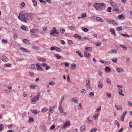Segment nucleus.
<instances>
[{"label":"nucleus","instance_id":"obj_25","mask_svg":"<svg viewBox=\"0 0 132 132\" xmlns=\"http://www.w3.org/2000/svg\"><path fill=\"white\" fill-rule=\"evenodd\" d=\"M48 110V109L46 107H44L42 109L41 111L42 112H45Z\"/></svg>","mask_w":132,"mask_h":132},{"label":"nucleus","instance_id":"obj_3","mask_svg":"<svg viewBox=\"0 0 132 132\" xmlns=\"http://www.w3.org/2000/svg\"><path fill=\"white\" fill-rule=\"evenodd\" d=\"M50 34L54 36H57L59 35V32L55 27H53L50 31Z\"/></svg>","mask_w":132,"mask_h":132},{"label":"nucleus","instance_id":"obj_35","mask_svg":"<svg viewBox=\"0 0 132 132\" xmlns=\"http://www.w3.org/2000/svg\"><path fill=\"white\" fill-rule=\"evenodd\" d=\"M116 30L118 31H120L122 30V28L121 27H119L117 28Z\"/></svg>","mask_w":132,"mask_h":132},{"label":"nucleus","instance_id":"obj_15","mask_svg":"<svg viewBox=\"0 0 132 132\" xmlns=\"http://www.w3.org/2000/svg\"><path fill=\"white\" fill-rule=\"evenodd\" d=\"M40 96V92H38L37 94V95L35 97H34V98L36 101H38L39 96Z\"/></svg>","mask_w":132,"mask_h":132},{"label":"nucleus","instance_id":"obj_27","mask_svg":"<svg viewBox=\"0 0 132 132\" xmlns=\"http://www.w3.org/2000/svg\"><path fill=\"white\" fill-rule=\"evenodd\" d=\"M118 18L120 19H124L125 18L124 15L123 14H121L120 15H119L118 16Z\"/></svg>","mask_w":132,"mask_h":132},{"label":"nucleus","instance_id":"obj_42","mask_svg":"<svg viewBox=\"0 0 132 132\" xmlns=\"http://www.w3.org/2000/svg\"><path fill=\"white\" fill-rule=\"evenodd\" d=\"M20 48L23 52H26L28 51V50H27V49H25L23 47H20Z\"/></svg>","mask_w":132,"mask_h":132},{"label":"nucleus","instance_id":"obj_23","mask_svg":"<svg viewBox=\"0 0 132 132\" xmlns=\"http://www.w3.org/2000/svg\"><path fill=\"white\" fill-rule=\"evenodd\" d=\"M123 91L122 89H119L118 90V93L119 94H120L122 96H124V94L122 93Z\"/></svg>","mask_w":132,"mask_h":132},{"label":"nucleus","instance_id":"obj_31","mask_svg":"<svg viewBox=\"0 0 132 132\" xmlns=\"http://www.w3.org/2000/svg\"><path fill=\"white\" fill-rule=\"evenodd\" d=\"M59 110L61 113H63V114L65 115H66L67 114L66 113L63 112L64 110L63 108L61 109H60Z\"/></svg>","mask_w":132,"mask_h":132},{"label":"nucleus","instance_id":"obj_55","mask_svg":"<svg viewBox=\"0 0 132 132\" xmlns=\"http://www.w3.org/2000/svg\"><path fill=\"white\" fill-rule=\"evenodd\" d=\"M29 67L31 69H33L35 68V67L34 64H31L29 65Z\"/></svg>","mask_w":132,"mask_h":132},{"label":"nucleus","instance_id":"obj_33","mask_svg":"<svg viewBox=\"0 0 132 132\" xmlns=\"http://www.w3.org/2000/svg\"><path fill=\"white\" fill-rule=\"evenodd\" d=\"M11 64L9 63H5L4 65V66L6 67H10L11 66Z\"/></svg>","mask_w":132,"mask_h":132},{"label":"nucleus","instance_id":"obj_26","mask_svg":"<svg viewBox=\"0 0 132 132\" xmlns=\"http://www.w3.org/2000/svg\"><path fill=\"white\" fill-rule=\"evenodd\" d=\"M37 85H31L29 86V87L30 88V89H35V87H37Z\"/></svg>","mask_w":132,"mask_h":132},{"label":"nucleus","instance_id":"obj_14","mask_svg":"<svg viewBox=\"0 0 132 132\" xmlns=\"http://www.w3.org/2000/svg\"><path fill=\"white\" fill-rule=\"evenodd\" d=\"M41 127L43 129L44 131H47V129L45 125L44 124H42L41 125Z\"/></svg>","mask_w":132,"mask_h":132},{"label":"nucleus","instance_id":"obj_30","mask_svg":"<svg viewBox=\"0 0 132 132\" xmlns=\"http://www.w3.org/2000/svg\"><path fill=\"white\" fill-rule=\"evenodd\" d=\"M4 129V127L2 124H0V131H2Z\"/></svg>","mask_w":132,"mask_h":132},{"label":"nucleus","instance_id":"obj_51","mask_svg":"<svg viewBox=\"0 0 132 132\" xmlns=\"http://www.w3.org/2000/svg\"><path fill=\"white\" fill-rule=\"evenodd\" d=\"M32 2L34 6H36L37 5V3L36 0H32Z\"/></svg>","mask_w":132,"mask_h":132},{"label":"nucleus","instance_id":"obj_52","mask_svg":"<svg viewBox=\"0 0 132 132\" xmlns=\"http://www.w3.org/2000/svg\"><path fill=\"white\" fill-rule=\"evenodd\" d=\"M86 15V14L85 13H83L82 14L81 17L83 18L85 17Z\"/></svg>","mask_w":132,"mask_h":132},{"label":"nucleus","instance_id":"obj_58","mask_svg":"<svg viewBox=\"0 0 132 132\" xmlns=\"http://www.w3.org/2000/svg\"><path fill=\"white\" fill-rule=\"evenodd\" d=\"M68 44H72L73 43L72 41L71 40H68Z\"/></svg>","mask_w":132,"mask_h":132},{"label":"nucleus","instance_id":"obj_10","mask_svg":"<svg viewBox=\"0 0 132 132\" xmlns=\"http://www.w3.org/2000/svg\"><path fill=\"white\" fill-rule=\"evenodd\" d=\"M117 53V51L115 49H113L111 50L110 51H108V53L109 54H113L114 53Z\"/></svg>","mask_w":132,"mask_h":132},{"label":"nucleus","instance_id":"obj_37","mask_svg":"<svg viewBox=\"0 0 132 132\" xmlns=\"http://www.w3.org/2000/svg\"><path fill=\"white\" fill-rule=\"evenodd\" d=\"M97 130V129L94 128H92L90 130V132H95Z\"/></svg>","mask_w":132,"mask_h":132},{"label":"nucleus","instance_id":"obj_48","mask_svg":"<svg viewBox=\"0 0 132 132\" xmlns=\"http://www.w3.org/2000/svg\"><path fill=\"white\" fill-rule=\"evenodd\" d=\"M72 67H74L73 69L76 68V65L75 64H71V68L72 69Z\"/></svg>","mask_w":132,"mask_h":132},{"label":"nucleus","instance_id":"obj_54","mask_svg":"<svg viewBox=\"0 0 132 132\" xmlns=\"http://www.w3.org/2000/svg\"><path fill=\"white\" fill-rule=\"evenodd\" d=\"M32 48L33 49L38 50V47L36 46H34L32 47Z\"/></svg>","mask_w":132,"mask_h":132},{"label":"nucleus","instance_id":"obj_46","mask_svg":"<svg viewBox=\"0 0 132 132\" xmlns=\"http://www.w3.org/2000/svg\"><path fill=\"white\" fill-rule=\"evenodd\" d=\"M111 7H109L108 8L106 11L107 12H111Z\"/></svg>","mask_w":132,"mask_h":132},{"label":"nucleus","instance_id":"obj_6","mask_svg":"<svg viewBox=\"0 0 132 132\" xmlns=\"http://www.w3.org/2000/svg\"><path fill=\"white\" fill-rule=\"evenodd\" d=\"M116 69L117 71L119 73H121L122 72H124L123 69L121 67H116Z\"/></svg>","mask_w":132,"mask_h":132},{"label":"nucleus","instance_id":"obj_5","mask_svg":"<svg viewBox=\"0 0 132 132\" xmlns=\"http://www.w3.org/2000/svg\"><path fill=\"white\" fill-rule=\"evenodd\" d=\"M0 59L1 60L5 62H7L9 61L8 59L4 55L2 56Z\"/></svg>","mask_w":132,"mask_h":132},{"label":"nucleus","instance_id":"obj_45","mask_svg":"<svg viewBox=\"0 0 132 132\" xmlns=\"http://www.w3.org/2000/svg\"><path fill=\"white\" fill-rule=\"evenodd\" d=\"M85 48L86 51H89L91 50V47H87L86 46L85 47Z\"/></svg>","mask_w":132,"mask_h":132},{"label":"nucleus","instance_id":"obj_44","mask_svg":"<svg viewBox=\"0 0 132 132\" xmlns=\"http://www.w3.org/2000/svg\"><path fill=\"white\" fill-rule=\"evenodd\" d=\"M76 53H78V55L81 57H83V55H81V53L80 52H79L78 51H76Z\"/></svg>","mask_w":132,"mask_h":132},{"label":"nucleus","instance_id":"obj_49","mask_svg":"<svg viewBox=\"0 0 132 132\" xmlns=\"http://www.w3.org/2000/svg\"><path fill=\"white\" fill-rule=\"evenodd\" d=\"M87 122L88 123H90L92 125H93V121L92 120H90L87 121Z\"/></svg>","mask_w":132,"mask_h":132},{"label":"nucleus","instance_id":"obj_13","mask_svg":"<svg viewBox=\"0 0 132 132\" xmlns=\"http://www.w3.org/2000/svg\"><path fill=\"white\" fill-rule=\"evenodd\" d=\"M86 87L87 88L90 89V81L88 80H86Z\"/></svg>","mask_w":132,"mask_h":132},{"label":"nucleus","instance_id":"obj_28","mask_svg":"<svg viewBox=\"0 0 132 132\" xmlns=\"http://www.w3.org/2000/svg\"><path fill=\"white\" fill-rule=\"evenodd\" d=\"M58 30L60 31V32L61 34L64 33L65 32V30L64 29H59Z\"/></svg>","mask_w":132,"mask_h":132},{"label":"nucleus","instance_id":"obj_2","mask_svg":"<svg viewBox=\"0 0 132 132\" xmlns=\"http://www.w3.org/2000/svg\"><path fill=\"white\" fill-rule=\"evenodd\" d=\"M93 6L95 8L96 10H98L103 9L105 8L106 7L105 5L103 3H95Z\"/></svg>","mask_w":132,"mask_h":132},{"label":"nucleus","instance_id":"obj_40","mask_svg":"<svg viewBox=\"0 0 132 132\" xmlns=\"http://www.w3.org/2000/svg\"><path fill=\"white\" fill-rule=\"evenodd\" d=\"M112 23L111 24H112L113 25H117L118 23H117L114 20H113L112 21Z\"/></svg>","mask_w":132,"mask_h":132},{"label":"nucleus","instance_id":"obj_36","mask_svg":"<svg viewBox=\"0 0 132 132\" xmlns=\"http://www.w3.org/2000/svg\"><path fill=\"white\" fill-rule=\"evenodd\" d=\"M110 3L111 5L112 6H114V5L116 6V3H114L113 1L111 0L110 2Z\"/></svg>","mask_w":132,"mask_h":132},{"label":"nucleus","instance_id":"obj_20","mask_svg":"<svg viewBox=\"0 0 132 132\" xmlns=\"http://www.w3.org/2000/svg\"><path fill=\"white\" fill-rule=\"evenodd\" d=\"M53 107H52L49 109V116L50 115L51 113L53 112Z\"/></svg>","mask_w":132,"mask_h":132},{"label":"nucleus","instance_id":"obj_63","mask_svg":"<svg viewBox=\"0 0 132 132\" xmlns=\"http://www.w3.org/2000/svg\"><path fill=\"white\" fill-rule=\"evenodd\" d=\"M106 81H107V83H108V84H111V82L110 81V79H109L107 78L106 80Z\"/></svg>","mask_w":132,"mask_h":132},{"label":"nucleus","instance_id":"obj_34","mask_svg":"<svg viewBox=\"0 0 132 132\" xmlns=\"http://www.w3.org/2000/svg\"><path fill=\"white\" fill-rule=\"evenodd\" d=\"M37 60H41L45 62L46 61V60L44 58H39V57H38L37 58Z\"/></svg>","mask_w":132,"mask_h":132},{"label":"nucleus","instance_id":"obj_19","mask_svg":"<svg viewBox=\"0 0 132 132\" xmlns=\"http://www.w3.org/2000/svg\"><path fill=\"white\" fill-rule=\"evenodd\" d=\"M98 87L99 88H102L103 86V84L102 82L100 81L98 82Z\"/></svg>","mask_w":132,"mask_h":132},{"label":"nucleus","instance_id":"obj_22","mask_svg":"<svg viewBox=\"0 0 132 132\" xmlns=\"http://www.w3.org/2000/svg\"><path fill=\"white\" fill-rule=\"evenodd\" d=\"M105 70L106 72H110L111 71V69L109 67H106L105 68Z\"/></svg>","mask_w":132,"mask_h":132},{"label":"nucleus","instance_id":"obj_12","mask_svg":"<svg viewBox=\"0 0 132 132\" xmlns=\"http://www.w3.org/2000/svg\"><path fill=\"white\" fill-rule=\"evenodd\" d=\"M36 65L37 67V68L38 70H40L41 71H43V70L38 63H37Z\"/></svg>","mask_w":132,"mask_h":132},{"label":"nucleus","instance_id":"obj_9","mask_svg":"<svg viewBox=\"0 0 132 132\" xmlns=\"http://www.w3.org/2000/svg\"><path fill=\"white\" fill-rule=\"evenodd\" d=\"M31 101L32 104H36V100L34 98V97L33 95H31L30 96Z\"/></svg>","mask_w":132,"mask_h":132},{"label":"nucleus","instance_id":"obj_61","mask_svg":"<svg viewBox=\"0 0 132 132\" xmlns=\"http://www.w3.org/2000/svg\"><path fill=\"white\" fill-rule=\"evenodd\" d=\"M129 127L130 128H132V121H130L129 123Z\"/></svg>","mask_w":132,"mask_h":132},{"label":"nucleus","instance_id":"obj_21","mask_svg":"<svg viewBox=\"0 0 132 132\" xmlns=\"http://www.w3.org/2000/svg\"><path fill=\"white\" fill-rule=\"evenodd\" d=\"M81 29L84 32H87L89 30V29L86 28L82 27L81 28Z\"/></svg>","mask_w":132,"mask_h":132},{"label":"nucleus","instance_id":"obj_8","mask_svg":"<svg viewBox=\"0 0 132 132\" xmlns=\"http://www.w3.org/2000/svg\"><path fill=\"white\" fill-rule=\"evenodd\" d=\"M94 19L98 21L101 22H104V20L99 17L95 16L94 18Z\"/></svg>","mask_w":132,"mask_h":132},{"label":"nucleus","instance_id":"obj_64","mask_svg":"<svg viewBox=\"0 0 132 132\" xmlns=\"http://www.w3.org/2000/svg\"><path fill=\"white\" fill-rule=\"evenodd\" d=\"M98 114L94 115L93 116V118L94 119L96 120L97 119L98 117Z\"/></svg>","mask_w":132,"mask_h":132},{"label":"nucleus","instance_id":"obj_47","mask_svg":"<svg viewBox=\"0 0 132 132\" xmlns=\"http://www.w3.org/2000/svg\"><path fill=\"white\" fill-rule=\"evenodd\" d=\"M89 39L87 37H82L81 39V40L82 41H83L84 40H89Z\"/></svg>","mask_w":132,"mask_h":132},{"label":"nucleus","instance_id":"obj_29","mask_svg":"<svg viewBox=\"0 0 132 132\" xmlns=\"http://www.w3.org/2000/svg\"><path fill=\"white\" fill-rule=\"evenodd\" d=\"M72 100L75 103H78V101L77 98L73 97L72 98Z\"/></svg>","mask_w":132,"mask_h":132},{"label":"nucleus","instance_id":"obj_56","mask_svg":"<svg viewBox=\"0 0 132 132\" xmlns=\"http://www.w3.org/2000/svg\"><path fill=\"white\" fill-rule=\"evenodd\" d=\"M55 57H56L58 59H60L61 58V57L59 56L58 54H56L55 55Z\"/></svg>","mask_w":132,"mask_h":132},{"label":"nucleus","instance_id":"obj_43","mask_svg":"<svg viewBox=\"0 0 132 132\" xmlns=\"http://www.w3.org/2000/svg\"><path fill=\"white\" fill-rule=\"evenodd\" d=\"M23 41L24 43L26 44H28L29 43V41L28 40L25 39H23Z\"/></svg>","mask_w":132,"mask_h":132},{"label":"nucleus","instance_id":"obj_1","mask_svg":"<svg viewBox=\"0 0 132 132\" xmlns=\"http://www.w3.org/2000/svg\"><path fill=\"white\" fill-rule=\"evenodd\" d=\"M34 15L31 13H26L24 12H22L19 14L18 18L22 21L27 23L29 19H33Z\"/></svg>","mask_w":132,"mask_h":132},{"label":"nucleus","instance_id":"obj_4","mask_svg":"<svg viewBox=\"0 0 132 132\" xmlns=\"http://www.w3.org/2000/svg\"><path fill=\"white\" fill-rule=\"evenodd\" d=\"M38 31V30L37 29H32L30 30V31L32 35H35L37 34Z\"/></svg>","mask_w":132,"mask_h":132},{"label":"nucleus","instance_id":"obj_41","mask_svg":"<svg viewBox=\"0 0 132 132\" xmlns=\"http://www.w3.org/2000/svg\"><path fill=\"white\" fill-rule=\"evenodd\" d=\"M55 50L58 52H61L62 51V50L59 48H58L57 47H56Z\"/></svg>","mask_w":132,"mask_h":132},{"label":"nucleus","instance_id":"obj_32","mask_svg":"<svg viewBox=\"0 0 132 132\" xmlns=\"http://www.w3.org/2000/svg\"><path fill=\"white\" fill-rule=\"evenodd\" d=\"M120 46L124 50H127V47L125 45H120Z\"/></svg>","mask_w":132,"mask_h":132},{"label":"nucleus","instance_id":"obj_11","mask_svg":"<svg viewBox=\"0 0 132 132\" xmlns=\"http://www.w3.org/2000/svg\"><path fill=\"white\" fill-rule=\"evenodd\" d=\"M84 56L85 57L89 58L91 56V54L86 51H84Z\"/></svg>","mask_w":132,"mask_h":132},{"label":"nucleus","instance_id":"obj_60","mask_svg":"<svg viewBox=\"0 0 132 132\" xmlns=\"http://www.w3.org/2000/svg\"><path fill=\"white\" fill-rule=\"evenodd\" d=\"M103 74V73H102L101 71L99 70L98 72V74L99 75L101 76Z\"/></svg>","mask_w":132,"mask_h":132},{"label":"nucleus","instance_id":"obj_59","mask_svg":"<svg viewBox=\"0 0 132 132\" xmlns=\"http://www.w3.org/2000/svg\"><path fill=\"white\" fill-rule=\"evenodd\" d=\"M29 121L30 122H34L33 118L32 117L29 118Z\"/></svg>","mask_w":132,"mask_h":132},{"label":"nucleus","instance_id":"obj_50","mask_svg":"<svg viewBox=\"0 0 132 132\" xmlns=\"http://www.w3.org/2000/svg\"><path fill=\"white\" fill-rule=\"evenodd\" d=\"M125 116L122 115L121 117V120L122 122H123L124 121Z\"/></svg>","mask_w":132,"mask_h":132},{"label":"nucleus","instance_id":"obj_53","mask_svg":"<svg viewBox=\"0 0 132 132\" xmlns=\"http://www.w3.org/2000/svg\"><path fill=\"white\" fill-rule=\"evenodd\" d=\"M25 27H26L24 26H22L21 27V28L22 30L27 31V30H26V28Z\"/></svg>","mask_w":132,"mask_h":132},{"label":"nucleus","instance_id":"obj_17","mask_svg":"<svg viewBox=\"0 0 132 132\" xmlns=\"http://www.w3.org/2000/svg\"><path fill=\"white\" fill-rule=\"evenodd\" d=\"M110 31L111 33L114 36H116V34L115 31L113 28H110Z\"/></svg>","mask_w":132,"mask_h":132},{"label":"nucleus","instance_id":"obj_7","mask_svg":"<svg viewBox=\"0 0 132 132\" xmlns=\"http://www.w3.org/2000/svg\"><path fill=\"white\" fill-rule=\"evenodd\" d=\"M70 125V122L69 121L67 122V121L63 125V127H62V129L64 130L66 127H69Z\"/></svg>","mask_w":132,"mask_h":132},{"label":"nucleus","instance_id":"obj_39","mask_svg":"<svg viewBox=\"0 0 132 132\" xmlns=\"http://www.w3.org/2000/svg\"><path fill=\"white\" fill-rule=\"evenodd\" d=\"M95 44L97 46H99L101 44V42L98 43V42H96L95 43Z\"/></svg>","mask_w":132,"mask_h":132},{"label":"nucleus","instance_id":"obj_38","mask_svg":"<svg viewBox=\"0 0 132 132\" xmlns=\"http://www.w3.org/2000/svg\"><path fill=\"white\" fill-rule=\"evenodd\" d=\"M120 34L123 36L126 37H130V36L129 35H128V34H124L122 33H121Z\"/></svg>","mask_w":132,"mask_h":132},{"label":"nucleus","instance_id":"obj_18","mask_svg":"<svg viewBox=\"0 0 132 132\" xmlns=\"http://www.w3.org/2000/svg\"><path fill=\"white\" fill-rule=\"evenodd\" d=\"M115 106L117 109L118 110H121L122 109V106L119 105L117 106L116 104L115 105Z\"/></svg>","mask_w":132,"mask_h":132},{"label":"nucleus","instance_id":"obj_16","mask_svg":"<svg viewBox=\"0 0 132 132\" xmlns=\"http://www.w3.org/2000/svg\"><path fill=\"white\" fill-rule=\"evenodd\" d=\"M86 129V126L84 125L81 126L80 128V131H83Z\"/></svg>","mask_w":132,"mask_h":132},{"label":"nucleus","instance_id":"obj_24","mask_svg":"<svg viewBox=\"0 0 132 132\" xmlns=\"http://www.w3.org/2000/svg\"><path fill=\"white\" fill-rule=\"evenodd\" d=\"M31 112L32 113L34 114H37L39 112V111L38 112L37 110L35 109L33 110H32Z\"/></svg>","mask_w":132,"mask_h":132},{"label":"nucleus","instance_id":"obj_57","mask_svg":"<svg viewBox=\"0 0 132 132\" xmlns=\"http://www.w3.org/2000/svg\"><path fill=\"white\" fill-rule=\"evenodd\" d=\"M2 43L5 44H7V41L4 39H3L2 40Z\"/></svg>","mask_w":132,"mask_h":132},{"label":"nucleus","instance_id":"obj_62","mask_svg":"<svg viewBox=\"0 0 132 132\" xmlns=\"http://www.w3.org/2000/svg\"><path fill=\"white\" fill-rule=\"evenodd\" d=\"M55 126L54 125H52L51 126L50 129L51 130H53L55 128Z\"/></svg>","mask_w":132,"mask_h":132}]
</instances>
